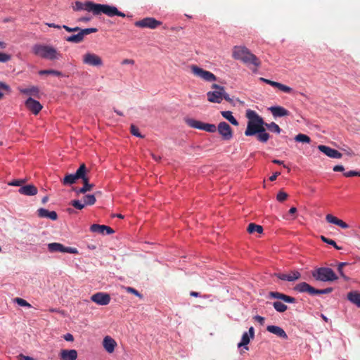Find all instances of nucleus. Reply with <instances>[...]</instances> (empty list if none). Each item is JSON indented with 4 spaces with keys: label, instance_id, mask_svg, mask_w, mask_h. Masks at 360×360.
I'll use <instances>...</instances> for the list:
<instances>
[{
    "label": "nucleus",
    "instance_id": "6",
    "mask_svg": "<svg viewBox=\"0 0 360 360\" xmlns=\"http://www.w3.org/2000/svg\"><path fill=\"white\" fill-rule=\"evenodd\" d=\"M87 169L85 164L82 163L79 167L73 174H67L65 175L62 180V183L64 186H69L77 183L79 179L82 181L88 177Z\"/></svg>",
    "mask_w": 360,
    "mask_h": 360
},
{
    "label": "nucleus",
    "instance_id": "32",
    "mask_svg": "<svg viewBox=\"0 0 360 360\" xmlns=\"http://www.w3.org/2000/svg\"><path fill=\"white\" fill-rule=\"evenodd\" d=\"M221 115L224 118L230 122L233 125L238 126V122L237 120L233 116L232 112L231 111H221Z\"/></svg>",
    "mask_w": 360,
    "mask_h": 360
},
{
    "label": "nucleus",
    "instance_id": "16",
    "mask_svg": "<svg viewBox=\"0 0 360 360\" xmlns=\"http://www.w3.org/2000/svg\"><path fill=\"white\" fill-rule=\"evenodd\" d=\"M318 149L321 152L323 153L326 155L331 158L340 159L342 157V154L338 150L324 145L318 146Z\"/></svg>",
    "mask_w": 360,
    "mask_h": 360
},
{
    "label": "nucleus",
    "instance_id": "58",
    "mask_svg": "<svg viewBox=\"0 0 360 360\" xmlns=\"http://www.w3.org/2000/svg\"><path fill=\"white\" fill-rule=\"evenodd\" d=\"M63 338L65 340L68 342H72L74 340V337L71 333H66L64 335Z\"/></svg>",
    "mask_w": 360,
    "mask_h": 360
},
{
    "label": "nucleus",
    "instance_id": "13",
    "mask_svg": "<svg viewBox=\"0 0 360 360\" xmlns=\"http://www.w3.org/2000/svg\"><path fill=\"white\" fill-rule=\"evenodd\" d=\"M217 129L224 140H230L233 137L232 129L226 122H221Z\"/></svg>",
    "mask_w": 360,
    "mask_h": 360
},
{
    "label": "nucleus",
    "instance_id": "37",
    "mask_svg": "<svg viewBox=\"0 0 360 360\" xmlns=\"http://www.w3.org/2000/svg\"><path fill=\"white\" fill-rule=\"evenodd\" d=\"M265 127L271 131L275 132L276 134H280V132L281 131L280 127L275 122H271V123L265 122L264 127Z\"/></svg>",
    "mask_w": 360,
    "mask_h": 360
},
{
    "label": "nucleus",
    "instance_id": "14",
    "mask_svg": "<svg viewBox=\"0 0 360 360\" xmlns=\"http://www.w3.org/2000/svg\"><path fill=\"white\" fill-rule=\"evenodd\" d=\"M77 34H72L65 37V40L72 43H79L83 41L85 35L90 34V27L82 29Z\"/></svg>",
    "mask_w": 360,
    "mask_h": 360
},
{
    "label": "nucleus",
    "instance_id": "18",
    "mask_svg": "<svg viewBox=\"0 0 360 360\" xmlns=\"http://www.w3.org/2000/svg\"><path fill=\"white\" fill-rule=\"evenodd\" d=\"M91 232L100 233L101 235H110L115 233V231L106 225L91 224Z\"/></svg>",
    "mask_w": 360,
    "mask_h": 360
},
{
    "label": "nucleus",
    "instance_id": "38",
    "mask_svg": "<svg viewBox=\"0 0 360 360\" xmlns=\"http://www.w3.org/2000/svg\"><path fill=\"white\" fill-rule=\"evenodd\" d=\"M295 141L297 142L309 143L311 142V139L306 134H299L295 136Z\"/></svg>",
    "mask_w": 360,
    "mask_h": 360
},
{
    "label": "nucleus",
    "instance_id": "49",
    "mask_svg": "<svg viewBox=\"0 0 360 360\" xmlns=\"http://www.w3.org/2000/svg\"><path fill=\"white\" fill-rule=\"evenodd\" d=\"M25 181H26V179H15V180L11 181V182H9L8 185L13 186H20L21 187L22 184L25 183Z\"/></svg>",
    "mask_w": 360,
    "mask_h": 360
},
{
    "label": "nucleus",
    "instance_id": "54",
    "mask_svg": "<svg viewBox=\"0 0 360 360\" xmlns=\"http://www.w3.org/2000/svg\"><path fill=\"white\" fill-rule=\"evenodd\" d=\"M62 27L65 29L68 32H78L79 30H82L79 27H70L67 25H63Z\"/></svg>",
    "mask_w": 360,
    "mask_h": 360
},
{
    "label": "nucleus",
    "instance_id": "5",
    "mask_svg": "<svg viewBox=\"0 0 360 360\" xmlns=\"http://www.w3.org/2000/svg\"><path fill=\"white\" fill-rule=\"evenodd\" d=\"M313 278L318 281L333 282L338 277L334 271L328 267H319L311 272Z\"/></svg>",
    "mask_w": 360,
    "mask_h": 360
},
{
    "label": "nucleus",
    "instance_id": "7",
    "mask_svg": "<svg viewBox=\"0 0 360 360\" xmlns=\"http://www.w3.org/2000/svg\"><path fill=\"white\" fill-rule=\"evenodd\" d=\"M294 290L299 292H307L310 295H322V294H329L333 292V288H327L325 289H316L314 287L311 286L306 282H301L297 283L295 287Z\"/></svg>",
    "mask_w": 360,
    "mask_h": 360
},
{
    "label": "nucleus",
    "instance_id": "46",
    "mask_svg": "<svg viewBox=\"0 0 360 360\" xmlns=\"http://www.w3.org/2000/svg\"><path fill=\"white\" fill-rule=\"evenodd\" d=\"M207 132H215L217 127L213 124L203 123L202 129Z\"/></svg>",
    "mask_w": 360,
    "mask_h": 360
},
{
    "label": "nucleus",
    "instance_id": "8",
    "mask_svg": "<svg viewBox=\"0 0 360 360\" xmlns=\"http://www.w3.org/2000/svg\"><path fill=\"white\" fill-rule=\"evenodd\" d=\"M212 88L215 89L213 91H208L207 93V100L210 103H220L223 100V95L224 94V87L216 84L212 85Z\"/></svg>",
    "mask_w": 360,
    "mask_h": 360
},
{
    "label": "nucleus",
    "instance_id": "36",
    "mask_svg": "<svg viewBox=\"0 0 360 360\" xmlns=\"http://www.w3.org/2000/svg\"><path fill=\"white\" fill-rule=\"evenodd\" d=\"M38 73L39 75H54L56 77H61L63 75L62 72L56 70H52V69L41 70H39Z\"/></svg>",
    "mask_w": 360,
    "mask_h": 360
},
{
    "label": "nucleus",
    "instance_id": "41",
    "mask_svg": "<svg viewBox=\"0 0 360 360\" xmlns=\"http://www.w3.org/2000/svg\"><path fill=\"white\" fill-rule=\"evenodd\" d=\"M269 137H270V136L267 132H266V130L263 131L262 132H258L257 134V140L262 143L267 142Z\"/></svg>",
    "mask_w": 360,
    "mask_h": 360
},
{
    "label": "nucleus",
    "instance_id": "48",
    "mask_svg": "<svg viewBox=\"0 0 360 360\" xmlns=\"http://www.w3.org/2000/svg\"><path fill=\"white\" fill-rule=\"evenodd\" d=\"M15 302L20 307H31L30 304H29L25 300L22 298L16 297L15 299Z\"/></svg>",
    "mask_w": 360,
    "mask_h": 360
},
{
    "label": "nucleus",
    "instance_id": "62",
    "mask_svg": "<svg viewBox=\"0 0 360 360\" xmlns=\"http://www.w3.org/2000/svg\"><path fill=\"white\" fill-rule=\"evenodd\" d=\"M84 63L90 64V52H87L84 56Z\"/></svg>",
    "mask_w": 360,
    "mask_h": 360
},
{
    "label": "nucleus",
    "instance_id": "27",
    "mask_svg": "<svg viewBox=\"0 0 360 360\" xmlns=\"http://www.w3.org/2000/svg\"><path fill=\"white\" fill-rule=\"evenodd\" d=\"M347 297L350 302L360 308V292L351 291L347 293Z\"/></svg>",
    "mask_w": 360,
    "mask_h": 360
},
{
    "label": "nucleus",
    "instance_id": "10",
    "mask_svg": "<svg viewBox=\"0 0 360 360\" xmlns=\"http://www.w3.org/2000/svg\"><path fill=\"white\" fill-rule=\"evenodd\" d=\"M192 73L206 82H213L217 80L216 76L211 72L205 70L195 65L191 66Z\"/></svg>",
    "mask_w": 360,
    "mask_h": 360
},
{
    "label": "nucleus",
    "instance_id": "47",
    "mask_svg": "<svg viewBox=\"0 0 360 360\" xmlns=\"http://www.w3.org/2000/svg\"><path fill=\"white\" fill-rule=\"evenodd\" d=\"M348 264L347 262H340L338 265V271L340 273L341 277L345 278V280L347 279V277L345 275L343 271V267L347 266Z\"/></svg>",
    "mask_w": 360,
    "mask_h": 360
},
{
    "label": "nucleus",
    "instance_id": "26",
    "mask_svg": "<svg viewBox=\"0 0 360 360\" xmlns=\"http://www.w3.org/2000/svg\"><path fill=\"white\" fill-rule=\"evenodd\" d=\"M266 330L268 332L273 333L281 338H283V339L288 338V335H287L286 333L285 332V330L279 326H268L266 328Z\"/></svg>",
    "mask_w": 360,
    "mask_h": 360
},
{
    "label": "nucleus",
    "instance_id": "40",
    "mask_svg": "<svg viewBox=\"0 0 360 360\" xmlns=\"http://www.w3.org/2000/svg\"><path fill=\"white\" fill-rule=\"evenodd\" d=\"M250 336L248 335L247 332H245L241 338V341L238 344V347H241L243 346H247L250 341Z\"/></svg>",
    "mask_w": 360,
    "mask_h": 360
},
{
    "label": "nucleus",
    "instance_id": "9",
    "mask_svg": "<svg viewBox=\"0 0 360 360\" xmlns=\"http://www.w3.org/2000/svg\"><path fill=\"white\" fill-rule=\"evenodd\" d=\"M192 73L206 82H213L217 80L216 76L211 72L205 70L195 65L191 66Z\"/></svg>",
    "mask_w": 360,
    "mask_h": 360
},
{
    "label": "nucleus",
    "instance_id": "4",
    "mask_svg": "<svg viewBox=\"0 0 360 360\" xmlns=\"http://www.w3.org/2000/svg\"><path fill=\"white\" fill-rule=\"evenodd\" d=\"M91 13L95 15H98L103 13L109 17H113L115 15L123 18L125 17V14L121 11H119L115 6L108 4H99L94 3H91Z\"/></svg>",
    "mask_w": 360,
    "mask_h": 360
},
{
    "label": "nucleus",
    "instance_id": "43",
    "mask_svg": "<svg viewBox=\"0 0 360 360\" xmlns=\"http://www.w3.org/2000/svg\"><path fill=\"white\" fill-rule=\"evenodd\" d=\"M321 239L324 243L333 245L336 250H342V247L338 246L336 244L335 241L332 240V239L328 238H326V237H325L323 236H321Z\"/></svg>",
    "mask_w": 360,
    "mask_h": 360
},
{
    "label": "nucleus",
    "instance_id": "11",
    "mask_svg": "<svg viewBox=\"0 0 360 360\" xmlns=\"http://www.w3.org/2000/svg\"><path fill=\"white\" fill-rule=\"evenodd\" d=\"M48 250L50 252H67L70 254H77L78 250L75 248L65 247L59 243H51L47 245Z\"/></svg>",
    "mask_w": 360,
    "mask_h": 360
},
{
    "label": "nucleus",
    "instance_id": "17",
    "mask_svg": "<svg viewBox=\"0 0 360 360\" xmlns=\"http://www.w3.org/2000/svg\"><path fill=\"white\" fill-rule=\"evenodd\" d=\"M91 301L100 305H107L110 301V296L108 293L97 292L91 296Z\"/></svg>",
    "mask_w": 360,
    "mask_h": 360
},
{
    "label": "nucleus",
    "instance_id": "52",
    "mask_svg": "<svg viewBox=\"0 0 360 360\" xmlns=\"http://www.w3.org/2000/svg\"><path fill=\"white\" fill-rule=\"evenodd\" d=\"M125 290L127 292L135 295L136 296L139 297V298H142V295L140 294L136 289H134L131 287H126Z\"/></svg>",
    "mask_w": 360,
    "mask_h": 360
},
{
    "label": "nucleus",
    "instance_id": "12",
    "mask_svg": "<svg viewBox=\"0 0 360 360\" xmlns=\"http://www.w3.org/2000/svg\"><path fill=\"white\" fill-rule=\"evenodd\" d=\"M136 27L141 28L155 29L162 25V22L157 20L154 18H145L141 20H138L134 23Z\"/></svg>",
    "mask_w": 360,
    "mask_h": 360
},
{
    "label": "nucleus",
    "instance_id": "20",
    "mask_svg": "<svg viewBox=\"0 0 360 360\" xmlns=\"http://www.w3.org/2000/svg\"><path fill=\"white\" fill-rule=\"evenodd\" d=\"M269 110L274 117H281L290 115V112L282 106H271L269 108Z\"/></svg>",
    "mask_w": 360,
    "mask_h": 360
},
{
    "label": "nucleus",
    "instance_id": "61",
    "mask_svg": "<svg viewBox=\"0 0 360 360\" xmlns=\"http://www.w3.org/2000/svg\"><path fill=\"white\" fill-rule=\"evenodd\" d=\"M134 63L135 61L132 59H124L121 63L122 65H134Z\"/></svg>",
    "mask_w": 360,
    "mask_h": 360
},
{
    "label": "nucleus",
    "instance_id": "21",
    "mask_svg": "<svg viewBox=\"0 0 360 360\" xmlns=\"http://www.w3.org/2000/svg\"><path fill=\"white\" fill-rule=\"evenodd\" d=\"M269 296L271 298L281 300L287 303H295L296 302L295 297L288 296L287 295L278 292H270L269 293Z\"/></svg>",
    "mask_w": 360,
    "mask_h": 360
},
{
    "label": "nucleus",
    "instance_id": "53",
    "mask_svg": "<svg viewBox=\"0 0 360 360\" xmlns=\"http://www.w3.org/2000/svg\"><path fill=\"white\" fill-rule=\"evenodd\" d=\"M130 129H131V133L134 136H136L137 137H141V138L143 137V136L139 133V129L136 126L131 124Z\"/></svg>",
    "mask_w": 360,
    "mask_h": 360
},
{
    "label": "nucleus",
    "instance_id": "59",
    "mask_svg": "<svg viewBox=\"0 0 360 360\" xmlns=\"http://www.w3.org/2000/svg\"><path fill=\"white\" fill-rule=\"evenodd\" d=\"M82 202H84L86 205H90V194H86L83 197Z\"/></svg>",
    "mask_w": 360,
    "mask_h": 360
},
{
    "label": "nucleus",
    "instance_id": "25",
    "mask_svg": "<svg viewBox=\"0 0 360 360\" xmlns=\"http://www.w3.org/2000/svg\"><path fill=\"white\" fill-rule=\"evenodd\" d=\"M61 360H76L77 352L75 349H62L60 352Z\"/></svg>",
    "mask_w": 360,
    "mask_h": 360
},
{
    "label": "nucleus",
    "instance_id": "15",
    "mask_svg": "<svg viewBox=\"0 0 360 360\" xmlns=\"http://www.w3.org/2000/svg\"><path fill=\"white\" fill-rule=\"evenodd\" d=\"M27 109L31 111L34 115H37L42 109V105L37 100L29 97L25 102Z\"/></svg>",
    "mask_w": 360,
    "mask_h": 360
},
{
    "label": "nucleus",
    "instance_id": "22",
    "mask_svg": "<svg viewBox=\"0 0 360 360\" xmlns=\"http://www.w3.org/2000/svg\"><path fill=\"white\" fill-rule=\"evenodd\" d=\"M38 217L40 218L50 219L53 221L58 219V214L55 211H49L45 208H39L37 210Z\"/></svg>",
    "mask_w": 360,
    "mask_h": 360
},
{
    "label": "nucleus",
    "instance_id": "28",
    "mask_svg": "<svg viewBox=\"0 0 360 360\" xmlns=\"http://www.w3.org/2000/svg\"><path fill=\"white\" fill-rule=\"evenodd\" d=\"M84 185L82 188L72 187V190L75 191L77 195L79 193H85L90 191V183L89 177H86L82 181Z\"/></svg>",
    "mask_w": 360,
    "mask_h": 360
},
{
    "label": "nucleus",
    "instance_id": "42",
    "mask_svg": "<svg viewBox=\"0 0 360 360\" xmlns=\"http://www.w3.org/2000/svg\"><path fill=\"white\" fill-rule=\"evenodd\" d=\"M91 65L101 66L103 65V60L101 57L96 54L91 53Z\"/></svg>",
    "mask_w": 360,
    "mask_h": 360
},
{
    "label": "nucleus",
    "instance_id": "51",
    "mask_svg": "<svg viewBox=\"0 0 360 360\" xmlns=\"http://www.w3.org/2000/svg\"><path fill=\"white\" fill-rule=\"evenodd\" d=\"M11 58V56L10 54L0 52V63H6L10 60Z\"/></svg>",
    "mask_w": 360,
    "mask_h": 360
},
{
    "label": "nucleus",
    "instance_id": "1",
    "mask_svg": "<svg viewBox=\"0 0 360 360\" xmlns=\"http://www.w3.org/2000/svg\"><path fill=\"white\" fill-rule=\"evenodd\" d=\"M246 117L248 119L247 128L245 135L251 136L256 135L258 132L265 131L264 121L255 111L248 110L246 111Z\"/></svg>",
    "mask_w": 360,
    "mask_h": 360
},
{
    "label": "nucleus",
    "instance_id": "33",
    "mask_svg": "<svg viewBox=\"0 0 360 360\" xmlns=\"http://www.w3.org/2000/svg\"><path fill=\"white\" fill-rule=\"evenodd\" d=\"M271 86L276 87L280 91L288 94L291 93L292 91V89L291 87L274 81H272Z\"/></svg>",
    "mask_w": 360,
    "mask_h": 360
},
{
    "label": "nucleus",
    "instance_id": "19",
    "mask_svg": "<svg viewBox=\"0 0 360 360\" xmlns=\"http://www.w3.org/2000/svg\"><path fill=\"white\" fill-rule=\"evenodd\" d=\"M117 345L116 341L110 336L107 335L103 338V347L108 353H112Z\"/></svg>",
    "mask_w": 360,
    "mask_h": 360
},
{
    "label": "nucleus",
    "instance_id": "23",
    "mask_svg": "<svg viewBox=\"0 0 360 360\" xmlns=\"http://www.w3.org/2000/svg\"><path fill=\"white\" fill-rule=\"evenodd\" d=\"M326 220L328 223L335 224L343 229H347L349 227L346 222L330 214H328L326 216Z\"/></svg>",
    "mask_w": 360,
    "mask_h": 360
},
{
    "label": "nucleus",
    "instance_id": "39",
    "mask_svg": "<svg viewBox=\"0 0 360 360\" xmlns=\"http://www.w3.org/2000/svg\"><path fill=\"white\" fill-rule=\"evenodd\" d=\"M274 308L278 312H284L287 310L288 307L281 302L276 301L273 303Z\"/></svg>",
    "mask_w": 360,
    "mask_h": 360
},
{
    "label": "nucleus",
    "instance_id": "50",
    "mask_svg": "<svg viewBox=\"0 0 360 360\" xmlns=\"http://www.w3.org/2000/svg\"><path fill=\"white\" fill-rule=\"evenodd\" d=\"M288 193H286L284 191H280L277 194L276 199L279 202H283L288 198Z\"/></svg>",
    "mask_w": 360,
    "mask_h": 360
},
{
    "label": "nucleus",
    "instance_id": "35",
    "mask_svg": "<svg viewBox=\"0 0 360 360\" xmlns=\"http://www.w3.org/2000/svg\"><path fill=\"white\" fill-rule=\"evenodd\" d=\"M247 231L249 233H253L255 232L262 233L263 231V227L260 225L250 223L248 226Z\"/></svg>",
    "mask_w": 360,
    "mask_h": 360
},
{
    "label": "nucleus",
    "instance_id": "29",
    "mask_svg": "<svg viewBox=\"0 0 360 360\" xmlns=\"http://www.w3.org/2000/svg\"><path fill=\"white\" fill-rule=\"evenodd\" d=\"M20 92L26 95H32L33 96L39 98V89L36 86H32L30 88L20 89Z\"/></svg>",
    "mask_w": 360,
    "mask_h": 360
},
{
    "label": "nucleus",
    "instance_id": "63",
    "mask_svg": "<svg viewBox=\"0 0 360 360\" xmlns=\"http://www.w3.org/2000/svg\"><path fill=\"white\" fill-rule=\"evenodd\" d=\"M333 171L334 172H342L344 171V167L342 165H335L334 167H333Z\"/></svg>",
    "mask_w": 360,
    "mask_h": 360
},
{
    "label": "nucleus",
    "instance_id": "31",
    "mask_svg": "<svg viewBox=\"0 0 360 360\" xmlns=\"http://www.w3.org/2000/svg\"><path fill=\"white\" fill-rule=\"evenodd\" d=\"M186 123L191 128L198 129H202L203 123L200 121L188 118L186 120Z\"/></svg>",
    "mask_w": 360,
    "mask_h": 360
},
{
    "label": "nucleus",
    "instance_id": "56",
    "mask_svg": "<svg viewBox=\"0 0 360 360\" xmlns=\"http://www.w3.org/2000/svg\"><path fill=\"white\" fill-rule=\"evenodd\" d=\"M358 174V172L356 171H349L344 173V176L345 177H352V176H356Z\"/></svg>",
    "mask_w": 360,
    "mask_h": 360
},
{
    "label": "nucleus",
    "instance_id": "60",
    "mask_svg": "<svg viewBox=\"0 0 360 360\" xmlns=\"http://www.w3.org/2000/svg\"><path fill=\"white\" fill-rule=\"evenodd\" d=\"M254 319L255 321H257V322H259L261 325H263L264 323V318L261 316H255L254 317Z\"/></svg>",
    "mask_w": 360,
    "mask_h": 360
},
{
    "label": "nucleus",
    "instance_id": "44",
    "mask_svg": "<svg viewBox=\"0 0 360 360\" xmlns=\"http://www.w3.org/2000/svg\"><path fill=\"white\" fill-rule=\"evenodd\" d=\"M70 204L77 210H82L86 205L84 202H82V200H73L70 202Z\"/></svg>",
    "mask_w": 360,
    "mask_h": 360
},
{
    "label": "nucleus",
    "instance_id": "45",
    "mask_svg": "<svg viewBox=\"0 0 360 360\" xmlns=\"http://www.w3.org/2000/svg\"><path fill=\"white\" fill-rule=\"evenodd\" d=\"M301 276V274L297 271H291L289 274H288V281H295L296 280H298Z\"/></svg>",
    "mask_w": 360,
    "mask_h": 360
},
{
    "label": "nucleus",
    "instance_id": "24",
    "mask_svg": "<svg viewBox=\"0 0 360 360\" xmlns=\"http://www.w3.org/2000/svg\"><path fill=\"white\" fill-rule=\"evenodd\" d=\"M18 192L20 194H22L25 195L32 196V195H35L37 193L38 190H37V188L35 186H34L33 184H27L25 186H22L19 188Z\"/></svg>",
    "mask_w": 360,
    "mask_h": 360
},
{
    "label": "nucleus",
    "instance_id": "2",
    "mask_svg": "<svg viewBox=\"0 0 360 360\" xmlns=\"http://www.w3.org/2000/svg\"><path fill=\"white\" fill-rule=\"evenodd\" d=\"M233 57L236 60H242L245 64H252L256 67H259L261 64L259 58L245 46H234Z\"/></svg>",
    "mask_w": 360,
    "mask_h": 360
},
{
    "label": "nucleus",
    "instance_id": "64",
    "mask_svg": "<svg viewBox=\"0 0 360 360\" xmlns=\"http://www.w3.org/2000/svg\"><path fill=\"white\" fill-rule=\"evenodd\" d=\"M20 360H35L34 358L21 354Z\"/></svg>",
    "mask_w": 360,
    "mask_h": 360
},
{
    "label": "nucleus",
    "instance_id": "57",
    "mask_svg": "<svg viewBox=\"0 0 360 360\" xmlns=\"http://www.w3.org/2000/svg\"><path fill=\"white\" fill-rule=\"evenodd\" d=\"M0 89L6 90L7 91H11V87L7 84L3 82H0Z\"/></svg>",
    "mask_w": 360,
    "mask_h": 360
},
{
    "label": "nucleus",
    "instance_id": "55",
    "mask_svg": "<svg viewBox=\"0 0 360 360\" xmlns=\"http://www.w3.org/2000/svg\"><path fill=\"white\" fill-rule=\"evenodd\" d=\"M274 276L282 281H288L289 277H288V274H286L276 273V274H274Z\"/></svg>",
    "mask_w": 360,
    "mask_h": 360
},
{
    "label": "nucleus",
    "instance_id": "34",
    "mask_svg": "<svg viewBox=\"0 0 360 360\" xmlns=\"http://www.w3.org/2000/svg\"><path fill=\"white\" fill-rule=\"evenodd\" d=\"M271 86L276 87L280 91L288 94L291 93L292 91V89L291 87L274 81H272Z\"/></svg>",
    "mask_w": 360,
    "mask_h": 360
},
{
    "label": "nucleus",
    "instance_id": "30",
    "mask_svg": "<svg viewBox=\"0 0 360 360\" xmlns=\"http://www.w3.org/2000/svg\"><path fill=\"white\" fill-rule=\"evenodd\" d=\"M74 11H82L85 10L90 12V1H86L82 3L79 1H75V6L73 7Z\"/></svg>",
    "mask_w": 360,
    "mask_h": 360
},
{
    "label": "nucleus",
    "instance_id": "3",
    "mask_svg": "<svg viewBox=\"0 0 360 360\" xmlns=\"http://www.w3.org/2000/svg\"><path fill=\"white\" fill-rule=\"evenodd\" d=\"M32 52L36 56L51 60L58 59L61 56L53 46L40 44H37L33 46Z\"/></svg>",
    "mask_w": 360,
    "mask_h": 360
}]
</instances>
